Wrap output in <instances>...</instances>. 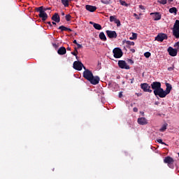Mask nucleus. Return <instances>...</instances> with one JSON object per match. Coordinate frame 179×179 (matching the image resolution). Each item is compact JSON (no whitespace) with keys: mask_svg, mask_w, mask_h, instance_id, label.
Segmentation results:
<instances>
[{"mask_svg":"<svg viewBox=\"0 0 179 179\" xmlns=\"http://www.w3.org/2000/svg\"><path fill=\"white\" fill-rule=\"evenodd\" d=\"M115 23L117 24V27H120V26H121V21H120V20L118 19L115 20Z\"/></svg>","mask_w":179,"mask_h":179,"instance_id":"obj_34","label":"nucleus"},{"mask_svg":"<svg viewBox=\"0 0 179 179\" xmlns=\"http://www.w3.org/2000/svg\"><path fill=\"white\" fill-rule=\"evenodd\" d=\"M83 69H85V71H86V67L85 66H83Z\"/></svg>","mask_w":179,"mask_h":179,"instance_id":"obj_57","label":"nucleus"},{"mask_svg":"<svg viewBox=\"0 0 179 179\" xmlns=\"http://www.w3.org/2000/svg\"><path fill=\"white\" fill-rule=\"evenodd\" d=\"M178 11V10H177V8L176 7H172L171 8H169V13H173L176 16V15H177V12Z\"/></svg>","mask_w":179,"mask_h":179,"instance_id":"obj_24","label":"nucleus"},{"mask_svg":"<svg viewBox=\"0 0 179 179\" xmlns=\"http://www.w3.org/2000/svg\"><path fill=\"white\" fill-rule=\"evenodd\" d=\"M71 54L76 57V59H78V53H76V52H71Z\"/></svg>","mask_w":179,"mask_h":179,"instance_id":"obj_40","label":"nucleus"},{"mask_svg":"<svg viewBox=\"0 0 179 179\" xmlns=\"http://www.w3.org/2000/svg\"><path fill=\"white\" fill-rule=\"evenodd\" d=\"M57 53L59 55H65V54H66V48L64 46L60 47L57 50Z\"/></svg>","mask_w":179,"mask_h":179,"instance_id":"obj_19","label":"nucleus"},{"mask_svg":"<svg viewBox=\"0 0 179 179\" xmlns=\"http://www.w3.org/2000/svg\"><path fill=\"white\" fill-rule=\"evenodd\" d=\"M137 122L139 125H146L148 124V120L145 117H139Z\"/></svg>","mask_w":179,"mask_h":179,"instance_id":"obj_17","label":"nucleus"},{"mask_svg":"<svg viewBox=\"0 0 179 179\" xmlns=\"http://www.w3.org/2000/svg\"><path fill=\"white\" fill-rule=\"evenodd\" d=\"M134 17H136V19H137L138 20H139V19H141V17H139V16L138 15V14H136V13H134Z\"/></svg>","mask_w":179,"mask_h":179,"instance_id":"obj_39","label":"nucleus"},{"mask_svg":"<svg viewBox=\"0 0 179 179\" xmlns=\"http://www.w3.org/2000/svg\"><path fill=\"white\" fill-rule=\"evenodd\" d=\"M130 80H131L130 83L132 84V83H134V80H135V78H133L130 79Z\"/></svg>","mask_w":179,"mask_h":179,"instance_id":"obj_49","label":"nucleus"},{"mask_svg":"<svg viewBox=\"0 0 179 179\" xmlns=\"http://www.w3.org/2000/svg\"><path fill=\"white\" fill-rule=\"evenodd\" d=\"M141 89L145 93H152V92H153L151 89V85H149V84L145 83L141 84Z\"/></svg>","mask_w":179,"mask_h":179,"instance_id":"obj_5","label":"nucleus"},{"mask_svg":"<svg viewBox=\"0 0 179 179\" xmlns=\"http://www.w3.org/2000/svg\"><path fill=\"white\" fill-rule=\"evenodd\" d=\"M174 70V67H169L168 68V71H173Z\"/></svg>","mask_w":179,"mask_h":179,"instance_id":"obj_45","label":"nucleus"},{"mask_svg":"<svg viewBox=\"0 0 179 179\" xmlns=\"http://www.w3.org/2000/svg\"><path fill=\"white\" fill-rule=\"evenodd\" d=\"M101 2L104 5H109V3L111 2V0H101Z\"/></svg>","mask_w":179,"mask_h":179,"instance_id":"obj_29","label":"nucleus"},{"mask_svg":"<svg viewBox=\"0 0 179 179\" xmlns=\"http://www.w3.org/2000/svg\"><path fill=\"white\" fill-rule=\"evenodd\" d=\"M129 64H131L132 65V64H134V60L129 59L128 60Z\"/></svg>","mask_w":179,"mask_h":179,"instance_id":"obj_42","label":"nucleus"},{"mask_svg":"<svg viewBox=\"0 0 179 179\" xmlns=\"http://www.w3.org/2000/svg\"><path fill=\"white\" fill-rule=\"evenodd\" d=\"M78 48H82V45L77 43Z\"/></svg>","mask_w":179,"mask_h":179,"instance_id":"obj_47","label":"nucleus"},{"mask_svg":"<svg viewBox=\"0 0 179 179\" xmlns=\"http://www.w3.org/2000/svg\"><path fill=\"white\" fill-rule=\"evenodd\" d=\"M99 38L102 41H107V37H106V34H104V32H101L99 34Z\"/></svg>","mask_w":179,"mask_h":179,"instance_id":"obj_22","label":"nucleus"},{"mask_svg":"<svg viewBox=\"0 0 179 179\" xmlns=\"http://www.w3.org/2000/svg\"><path fill=\"white\" fill-rule=\"evenodd\" d=\"M71 49L70 47H68V48H67V51H71Z\"/></svg>","mask_w":179,"mask_h":179,"instance_id":"obj_54","label":"nucleus"},{"mask_svg":"<svg viewBox=\"0 0 179 179\" xmlns=\"http://www.w3.org/2000/svg\"><path fill=\"white\" fill-rule=\"evenodd\" d=\"M122 97V92H119V98L121 99Z\"/></svg>","mask_w":179,"mask_h":179,"instance_id":"obj_44","label":"nucleus"},{"mask_svg":"<svg viewBox=\"0 0 179 179\" xmlns=\"http://www.w3.org/2000/svg\"><path fill=\"white\" fill-rule=\"evenodd\" d=\"M73 68L76 69V71H82L83 68V64L80 61H76L73 64Z\"/></svg>","mask_w":179,"mask_h":179,"instance_id":"obj_9","label":"nucleus"},{"mask_svg":"<svg viewBox=\"0 0 179 179\" xmlns=\"http://www.w3.org/2000/svg\"><path fill=\"white\" fill-rule=\"evenodd\" d=\"M48 24H49V26L52 27V24H51V22H48Z\"/></svg>","mask_w":179,"mask_h":179,"instance_id":"obj_50","label":"nucleus"},{"mask_svg":"<svg viewBox=\"0 0 179 179\" xmlns=\"http://www.w3.org/2000/svg\"><path fill=\"white\" fill-rule=\"evenodd\" d=\"M167 51L171 57H176L178 50H177V48L169 47Z\"/></svg>","mask_w":179,"mask_h":179,"instance_id":"obj_12","label":"nucleus"},{"mask_svg":"<svg viewBox=\"0 0 179 179\" xmlns=\"http://www.w3.org/2000/svg\"><path fill=\"white\" fill-rule=\"evenodd\" d=\"M65 17H66V20L67 22H71V17H72V16H71V15L68 14V15H66Z\"/></svg>","mask_w":179,"mask_h":179,"instance_id":"obj_36","label":"nucleus"},{"mask_svg":"<svg viewBox=\"0 0 179 179\" xmlns=\"http://www.w3.org/2000/svg\"><path fill=\"white\" fill-rule=\"evenodd\" d=\"M73 43V44H76V45H77V44H78V41H76V40H74Z\"/></svg>","mask_w":179,"mask_h":179,"instance_id":"obj_51","label":"nucleus"},{"mask_svg":"<svg viewBox=\"0 0 179 179\" xmlns=\"http://www.w3.org/2000/svg\"><path fill=\"white\" fill-rule=\"evenodd\" d=\"M154 94L156 97H160L161 99H164L167 96V94H166V92L163 88H159L158 90L155 91L154 92Z\"/></svg>","mask_w":179,"mask_h":179,"instance_id":"obj_4","label":"nucleus"},{"mask_svg":"<svg viewBox=\"0 0 179 179\" xmlns=\"http://www.w3.org/2000/svg\"><path fill=\"white\" fill-rule=\"evenodd\" d=\"M173 36L176 37V38H179V29L173 28Z\"/></svg>","mask_w":179,"mask_h":179,"instance_id":"obj_21","label":"nucleus"},{"mask_svg":"<svg viewBox=\"0 0 179 179\" xmlns=\"http://www.w3.org/2000/svg\"><path fill=\"white\" fill-rule=\"evenodd\" d=\"M153 19L154 20H160V19H162V15H160V13H151L150 15L153 16Z\"/></svg>","mask_w":179,"mask_h":179,"instance_id":"obj_18","label":"nucleus"},{"mask_svg":"<svg viewBox=\"0 0 179 179\" xmlns=\"http://www.w3.org/2000/svg\"><path fill=\"white\" fill-rule=\"evenodd\" d=\"M150 86H151V89H152L153 90V93H155V92L162 88V83L158 81H155L151 83Z\"/></svg>","mask_w":179,"mask_h":179,"instance_id":"obj_6","label":"nucleus"},{"mask_svg":"<svg viewBox=\"0 0 179 179\" xmlns=\"http://www.w3.org/2000/svg\"><path fill=\"white\" fill-rule=\"evenodd\" d=\"M166 129H167V125L164 124V125L162 126V127L159 129V131H160L161 132H164V131H165Z\"/></svg>","mask_w":179,"mask_h":179,"instance_id":"obj_32","label":"nucleus"},{"mask_svg":"<svg viewBox=\"0 0 179 179\" xmlns=\"http://www.w3.org/2000/svg\"><path fill=\"white\" fill-rule=\"evenodd\" d=\"M166 90H164L165 93L167 94H170V92H171V90L173 89V87L171 86V84L166 83L165 84Z\"/></svg>","mask_w":179,"mask_h":179,"instance_id":"obj_16","label":"nucleus"},{"mask_svg":"<svg viewBox=\"0 0 179 179\" xmlns=\"http://www.w3.org/2000/svg\"><path fill=\"white\" fill-rule=\"evenodd\" d=\"M53 47H55V48H58V45L53 43Z\"/></svg>","mask_w":179,"mask_h":179,"instance_id":"obj_48","label":"nucleus"},{"mask_svg":"<svg viewBox=\"0 0 179 179\" xmlns=\"http://www.w3.org/2000/svg\"><path fill=\"white\" fill-rule=\"evenodd\" d=\"M52 20H53V22H55L56 23H59V22H61V18L59 17V15H58V13H55L52 15Z\"/></svg>","mask_w":179,"mask_h":179,"instance_id":"obj_15","label":"nucleus"},{"mask_svg":"<svg viewBox=\"0 0 179 179\" xmlns=\"http://www.w3.org/2000/svg\"><path fill=\"white\" fill-rule=\"evenodd\" d=\"M136 38H138V34L133 33L132 36L129 38V40H136Z\"/></svg>","mask_w":179,"mask_h":179,"instance_id":"obj_28","label":"nucleus"},{"mask_svg":"<svg viewBox=\"0 0 179 179\" xmlns=\"http://www.w3.org/2000/svg\"><path fill=\"white\" fill-rule=\"evenodd\" d=\"M157 141L158 142V143H161V145H167L166 144V143L163 142V140L162 139H158L157 140Z\"/></svg>","mask_w":179,"mask_h":179,"instance_id":"obj_37","label":"nucleus"},{"mask_svg":"<svg viewBox=\"0 0 179 179\" xmlns=\"http://www.w3.org/2000/svg\"><path fill=\"white\" fill-rule=\"evenodd\" d=\"M52 24H54L55 26H57V22H52Z\"/></svg>","mask_w":179,"mask_h":179,"instance_id":"obj_53","label":"nucleus"},{"mask_svg":"<svg viewBox=\"0 0 179 179\" xmlns=\"http://www.w3.org/2000/svg\"><path fill=\"white\" fill-rule=\"evenodd\" d=\"M83 78L90 81V80L93 78V73H92V71L90 70H85L83 71Z\"/></svg>","mask_w":179,"mask_h":179,"instance_id":"obj_8","label":"nucleus"},{"mask_svg":"<svg viewBox=\"0 0 179 179\" xmlns=\"http://www.w3.org/2000/svg\"><path fill=\"white\" fill-rule=\"evenodd\" d=\"M120 2L122 6L128 7L129 6V4L127 3V2H125V1L120 0Z\"/></svg>","mask_w":179,"mask_h":179,"instance_id":"obj_30","label":"nucleus"},{"mask_svg":"<svg viewBox=\"0 0 179 179\" xmlns=\"http://www.w3.org/2000/svg\"><path fill=\"white\" fill-rule=\"evenodd\" d=\"M155 104H157V102H155Z\"/></svg>","mask_w":179,"mask_h":179,"instance_id":"obj_58","label":"nucleus"},{"mask_svg":"<svg viewBox=\"0 0 179 179\" xmlns=\"http://www.w3.org/2000/svg\"><path fill=\"white\" fill-rule=\"evenodd\" d=\"M174 47L175 48H176V50H179V42H176L175 44H174Z\"/></svg>","mask_w":179,"mask_h":179,"instance_id":"obj_38","label":"nucleus"},{"mask_svg":"<svg viewBox=\"0 0 179 179\" xmlns=\"http://www.w3.org/2000/svg\"><path fill=\"white\" fill-rule=\"evenodd\" d=\"M89 82H90L91 85H99V82H100V77L93 76Z\"/></svg>","mask_w":179,"mask_h":179,"instance_id":"obj_13","label":"nucleus"},{"mask_svg":"<svg viewBox=\"0 0 179 179\" xmlns=\"http://www.w3.org/2000/svg\"><path fill=\"white\" fill-rule=\"evenodd\" d=\"M117 20V17L115 15L110 17V22H115Z\"/></svg>","mask_w":179,"mask_h":179,"instance_id":"obj_33","label":"nucleus"},{"mask_svg":"<svg viewBox=\"0 0 179 179\" xmlns=\"http://www.w3.org/2000/svg\"><path fill=\"white\" fill-rule=\"evenodd\" d=\"M139 8H140L142 10H145V9H146V8H145V6H143V5H140V6H139Z\"/></svg>","mask_w":179,"mask_h":179,"instance_id":"obj_41","label":"nucleus"},{"mask_svg":"<svg viewBox=\"0 0 179 179\" xmlns=\"http://www.w3.org/2000/svg\"><path fill=\"white\" fill-rule=\"evenodd\" d=\"M164 163L167 164L170 169H174V159L170 156H167L164 159Z\"/></svg>","mask_w":179,"mask_h":179,"instance_id":"obj_2","label":"nucleus"},{"mask_svg":"<svg viewBox=\"0 0 179 179\" xmlns=\"http://www.w3.org/2000/svg\"><path fill=\"white\" fill-rule=\"evenodd\" d=\"M85 9L88 10V12H96L97 10V7L96 6H92V5H86Z\"/></svg>","mask_w":179,"mask_h":179,"instance_id":"obj_14","label":"nucleus"},{"mask_svg":"<svg viewBox=\"0 0 179 179\" xmlns=\"http://www.w3.org/2000/svg\"><path fill=\"white\" fill-rule=\"evenodd\" d=\"M72 1L73 0H62V3L65 8H68V6H69V2H72Z\"/></svg>","mask_w":179,"mask_h":179,"instance_id":"obj_23","label":"nucleus"},{"mask_svg":"<svg viewBox=\"0 0 179 179\" xmlns=\"http://www.w3.org/2000/svg\"><path fill=\"white\" fill-rule=\"evenodd\" d=\"M62 16H65V13L64 12H62Z\"/></svg>","mask_w":179,"mask_h":179,"instance_id":"obj_56","label":"nucleus"},{"mask_svg":"<svg viewBox=\"0 0 179 179\" xmlns=\"http://www.w3.org/2000/svg\"><path fill=\"white\" fill-rule=\"evenodd\" d=\"M150 55H152V54L150 52H146L144 53V57H145V58H149Z\"/></svg>","mask_w":179,"mask_h":179,"instance_id":"obj_35","label":"nucleus"},{"mask_svg":"<svg viewBox=\"0 0 179 179\" xmlns=\"http://www.w3.org/2000/svg\"><path fill=\"white\" fill-rule=\"evenodd\" d=\"M58 29H59V30H61V31H72L71 28H68L64 25L59 27Z\"/></svg>","mask_w":179,"mask_h":179,"instance_id":"obj_20","label":"nucleus"},{"mask_svg":"<svg viewBox=\"0 0 179 179\" xmlns=\"http://www.w3.org/2000/svg\"><path fill=\"white\" fill-rule=\"evenodd\" d=\"M113 57L114 58H121L122 55H124V52H122V50L120 48H115L113 50Z\"/></svg>","mask_w":179,"mask_h":179,"instance_id":"obj_3","label":"nucleus"},{"mask_svg":"<svg viewBox=\"0 0 179 179\" xmlns=\"http://www.w3.org/2000/svg\"><path fill=\"white\" fill-rule=\"evenodd\" d=\"M106 35L109 38H117V32L115 31L106 30Z\"/></svg>","mask_w":179,"mask_h":179,"instance_id":"obj_11","label":"nucleus"},{"mask_svg":"<svg viewBox=\"0 0 179 179\" xmlns=\"http://www.w3.org/2000/svg\"><path fill=\"white\" fill-rule=\"evenodd\" d=\"M74 52H76V54L79 53V52H78V48H74Z\"/></svg>","mask_w":179,"mask_h":179,"instance_id":"obj_46","label":"nucleus"},{"mask_svg":"<svg viewBox=\"0 0 179 179\" xmlns=\"http://www.w3.org/2000/svg\"><path fill=\"white\" fill-rule=\"evenodd\" d=\"M117 64L121 69H130L131 68L124 60H119Z\"/></svg>","mask_w":179,"mask_h":179,"instance_id":"obj_7","label":"nucleus"},{"mask_svg":"<svg viewBox=\"0 0 179 179\" xmlns=\"http://www.w3.org/2000/svg\"><path fill=\"white\" fill-rule=\"evenodd\" d=\"M127 45V48H129V45H135V42L134 41H125Z\"/></svg>","mask_w":179,"mask_h":179,"instance_id":"obj_25","label":"nucleus"},{"mask_svg":"<svg viewBox=\"0 0 179 179\" xmlns=\"http://www.w3.org/2000/svg\"><path fill=\"white\" fill-rule=\"evenodd\" d=\"M133 111H134V113H138V108H136V107L134 108H133Z\"/></svg>","mask_w":179,"mask_h":179,"instance_id":"obj_43","label":"nucleus"},{"mask_svg":"<svg viewBox=\"0 0 179 179\" xmlns=\"http://www.w3.org/2000/svg\"><path fill=\"white\" fill-rule=\"evenodd\" d=\"M167 38H168L167 34H163V33L158 34V35L155 37V40L157 41H160L161 43L164 40H167Z\"/></svg>","mask_w":179,"mask_h":179,"instance_id":"obj_10","label":"nucleus"},{"mask_svg":"<svg viewBox=\"0 0 179 179\" xmlns=\"http://www.w3.org/2000/svg\"><path fill=\"white\" fill-rule=\"evenodd\" d=\"M131 52H135V49H131Z\"/></svg>","mask_w":179,"mask_h":179,"instance_id":"obj_55","label":"nucleus"},{"mask_svg":"<svg viewBox=\"0 0 179 179\" xmlns=\"http://www.w3.org/2000/svg\"><path fill=\"white\" fill-rule=\"evenodd\" d=\"M90 24H93V27H94V24H96V23L93 22H90Z\"/></svg>","mask_w":179,"mask_h":179,"instance_id":"obj_52","label":"nucleus"},{"mask_svg":"<svg viewBox=\"0 0 179 179\" xmlns=\"http://www.w3.org/2000/svg\"><path fill=\"white\" fill-rule=\"evenodd\" d=\"M36 12H38V16L41 17L43 22H45L48 19V15L47 14V10H51V7L45 8L44 6H40L35 8Z\"/></svg>","mask_w":179,"mask_h":179,"instance_id":"obj_1","label":"nucleus"},{"mask_svg":"<svg viewBox=\"0 0 179 179\" xmlns=\"http://www.w3.org/2000/svg\"><path fill=\"white\" fill-rule=\"evenodd\" d=\"M62 1V0H61Z\"/></svg>","mask_w":179,"mask_h":179,"instance_id":"obj_59","label":"nucleus"},{"mask_svg":"<svg viewBox=\"0 0 179 179\" xmlns=\"http://www.w3.org/2000/svg\"><path fill=\"white\" fill-rule=\"evenodd\" d=\"M158 3H161L162 5H166V3H167V0H158Z\"/></svg>","mask_w":179,"mask_h":179,"instance_id":"obj_31","label":"nucleus"},{"mask_svg":"<svg viewBox=\"0 0 179 179\" xmlns=\"http://www.w3.org/2000/svg\"><path fill=\"white\" fill-rule=\"evenodd\" d=\"M173 29H179V20H176L175 24L173 25Z\"/></svg>","mask_w":179,"mask_h":179,"instance_id":"obj_27","label":"nucleus"},{"mask_svg":"<svg viewBox=\"0 0 179 179\" xmlns=\"http://www.w3.org/2000/svg\"><path fill=\"white\" fill-rule=\"evenodd\" d=\"M94 27L96 29V30H101L102 29L101 25L97 23L94 24Z\"/></svg>","mask_w":179,"mask_h":179,"instance_id":"obj_26","label":"nucleus"}]
</instances>
